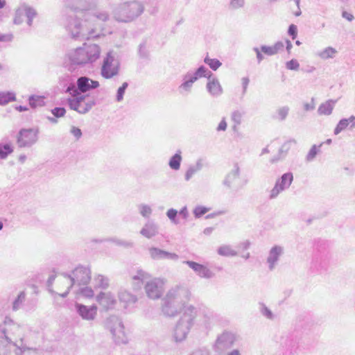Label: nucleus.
<instances>
[{
	"mask_svg": "<svg viewBox=\"0 0 355 355\" xmlns=\"http://www.w3.org/2000/svg\"><path fill=\"white\" fill-rule=\"evenodd\" d=\"M260 311L268 319L272 320L274 318L272 311L263 304H260Z\"/></svg>",
	"mask_w": 355,
	"mask_h": 355,
	"instance_id": "50",
	"label": "nucleus"
},
{
	"mask_svg": "<svg viewBox=\"0 0 355 355\" xmlns=\"http://www.w3.org/2000/svg\"><path fill=\"white\" fill-rule=\"evenodd\" d=\"M286 67L289 70L297 71L300 68V64L297 60L292 59L286 63Z\"/></svg>",
	"mask_w": 355,
	"mask_h": 355,
	"instance_id": "53",
	"label": "nucleus"
},
{
	"mask_svg": "<svg viewBox=\"0 0 355 355\" xmlns=\"http://www.w3.org/2000/svg\"><path fill=\"white\" fill-rule=\"evenodd\" d=\"M95 300L101 309L106 311L113 309L117 303L114 294L110 291L100 292L96 295Z\"/></svg>",
	"mask_w": 355,
	"mask_h": 355,
	"instance_id": "18",
	"label": "nucleus"
},
{
	"mask_svg": "<svg viewBox=\"0 0 355 355\" xmlns=\"http://www.w3.org/2000/svg\"><path fill=\"white\" fill-rule=\"evenodd\" d=\"M109 241H112V243H115L117 245L124 246L126 248L132 246V243L120 240L118 239H110Z\"/></svg>",
	"mask_w": 355,
	"mask_h": 355,
	"instance_id": "55",
	"label": "nucleus"
},
{
	"mask_svg": "<svg viewBox=\"0 0 355 355\" xmlns=\"http://www.w3.org/2000/svg\"><path fill=\"white\" fill-rule=\"evenodd\" d=\"M293 180V175L288 172L283 174L280 178L276 180L275 186L270 191L269 198L274 199L282 191L290 187Z\"/></svg>",
	"mask_w": 355,
	"mask_h": 355,
	"instance_id": "16",
	"label": "nucleus"
},
{
	"mask_svg": "<svg viewBox=\"0 0 355 355\" xmlns=\"http://www.w3.org/2000/svg\"><path fill=\"white\" fill-rule=\"evenodd\" d=\"M202 323L204 325L209 324L214 319L213 313L208 310H203L202 312Z\"/></svg>",
	"mask_w": 355,
	"mask_h": 355,
	"instance_id": "47",
	"label": "nucleus"
},
{
	"mask_svg": "<svg viewBox=\"0 0 355 355\" xmlns=\"http://www.w3.org/2000/svg\"><path fill=\"white\" fill-rule=\"evenodd\" d=\"M27 328L15 322L10 318H6L3 323L0 325V353L1 355H27L32 351L26 348L23 345V340Z\"/></svg>",
	"mask_w": 355,
	"mask_h": 355,
	"instance_id": "2",
	"label": "nucleus"
},
{
	"mask_svg": "<svg viewBox=\"0 0 355 355\" xmlns=\"http://www.w3.org/2000/svg\"><path fill=\"white\" fill-rule=\"evenodd\" d=\"M197 315L198 310L193 305L184 307L173 331V338L175 342L180 343L187 338Z\"/></svg>",
	"mask_w": 355,
	"mask_h": 355,
	"instance_id": "6",
	"label": "nucleus"
},
{
	"mask_svg": "<svg viewBox=\"0 0 355 355\" xmlns=\"http://www.w3.org/2000/svg\"><path fill=\"white\" fill-rule=\"evenodd\" d=\"M254 51L256 53L258 62L259 63L261 62L262 61V60L263 59V56L261 54V48L259 49L257 47H255V48H254Z\"/></svg>",
	"mask_w": 355,
	"mask_h": 355,
	"instance_id": "62",
	"label": "nucleus"
},
{
	"mask_svg": "<svg viewBox=\"0 0 355 355\" xmlns=\"http://www.w3.org/2000/svg\"><path fill=\"white\" fill-rule=\"evenodd\" d=\"M243 116V112L241 111L235 110L232 112L231 118H232V120L235 123L234 127L236 125H239L241 124Z\"/></svg>",
	"mask_w": 355,
	"mask_h": 355,
	"instance_id": "48",
	"label": "nucleus"
},
{
	"mask_svg": "<svg viewBox=\"0 0 355 355\" xmlns=\"http://www.w3.org/2000/svg\"><path fill=\"white\" fill-rule=\"evenodd\" d=\"M284 44L282 42H277L272 46L263 45L261 46V51L267 55H273L283 50Z\"/></svg>",
	"mask_w": 355,
	"mask_h": 355,
	"instance_id": "28",
	"label": "nucleus"
},
{
	"mask_svg": "<svg viewBox=\"0 0 355 355\" xmlns=\"http://www.w3.org/2000/svg\"><path fill=\"white\" fill-rule=\"evenodd\" d=\"M25 297V293L24 291L20 292V293L17 295V297L15 300V301L12 303L13 310H17L18 309H19L22 303L24 302Z\"/></svg>",
	"mask_w": 355,
	"mask_h": 355,
	"instance_id": "46",
	"label": "nucleus"
},
{
	"mask_svg": "<svg viewBox=\"0 0 355 355\" xmlns=\"http://www.w3.org/2000/svg\"><path fill=\"white\" fill-rule=\"evenodd\" d=\"M131 279L135 289H139L141 284H145L144 290L148 297L157 300L162 295L165 286V281L163 279L152 277L148 272L143 270H137L131 275Z\"/></svg>",
	"mask_w": 355,
	"mask_h": 355,
	"instance_id": "5",
	"label": "nucleus"
},
{
	"mask_svg": "<svg viewBox=\"0 0 355 355\" xmlns=\"http://www.w3.org/2000/svg\"><path fill=\"white\" fill-rule=\"evenodd\" d=\"M192 77H196V81L202 77L213 76V74L205 67L200 66L195 71H188Z\"/></svg>",
	"mask_w": 355,
	"mask_h": 355,
	"instance_id": "33",
	"label": "nucleus"
},
{
	"mask_svg": "<svg viewBox=\"0 0 355 355\" xmlns=\"http://www.w3.org/2000/svg\"><path fill=\"white\" fill-rule=\"evenodd\" d=\"M245 0H230V8L232 10H238L244 7Z\"/></svg>",
	"mask_w": 355,
	"mask_h": 355,
	"instance_id": "49",
	"label": "nucleus"
},
{
	"mask_svg": "<svg viewBox=\"0 0 355 355\" xmlns=\"http://www.w3.org/2000/svg\"><path fill=\"white\" fill-rule=\"evenodd\" d=\"M105 327L110 332L116 343H126L128 342L125 327L119 317L115 315L108 316L105 321Z\"/></svg>",
	"mask_w": 355,
	"mask_h": 355,
	"instance_id": "9",
	"label": "nucleus"
},
{
	"mask_svg": "<svg viewBox=\"0 0 355 355\" xmlns=\"http://www.w3.org/2000/svg\"><path fill=\"white\" fill-rule=\"evenodd\" d=\"M204 165V161L202 159H199L197 160V162L190 166L185 173V180L187 181L189 180L192 176L197 173L198 171H200Z\"/></svg>",
	"mask_w": 355,
	"mask_h": 355,
	"instance_id": "31",
	"label": "nucleus"
},
{
	"mask_svg": "<svg viewBox=\"0 0 355 355\" xmlns=\"http://www.w3.org/2000/svg\"><path fill=\"white\" fill-rule=\"evenodd\" d=\"M204 62L209 66V67L216 71L221 66V62L217 59H212L208 56L205 57Z\"/></svg>",
	"mask_w": 355,
	"mask_h": 355,
	"instance_id": "42",
	"label": "nucleus"
},
{
	"mask_svg": "<svg viewBox=\"0 0 355 355\" xmlns=\"http://www.w3.org/2000/svg\"><path fill=\"white\" fill-rule=\"evenodd\" d=\"M196 82V77H192L189 72L182 76V83L178 86V92L182 95L189 94Z\"/></svg>",
	"mask_w": 355,
	"mask_h": 355,
	"instance_id": "25",
	"label": "nucleus"
},
{
	"mask_svg": "<svg viewBox=\"0 0 355 355\" xmlns=\"http://www.w3.org/2000/svg\"><path fill=\"white\" fill-rule=\"evenodd\" d=\"M303 106H304V110H306V111H311V110H314V108H315L314 99L312 98L311 101L310 103H304Z\"/></svg>",
	"mask_w": 355,
	"mask_h": 355,
	"instance_id": "60",
	"label": "nucleus"
},
{
	"mask_svg": "<svg viewBox=\"0 0 355 355\" xmlns=\"http://www.w3.org/2000/svg\"><path fill=\"white\" fill-rule=\"evenodd\" d=\"M289 112V107L288 106H283L278 108L276 111V119L283 121L284 120Z\"/></svg>",
	"mask_w": 355,
	"mask_h": 355,
	"instance_id": "40",
	"label": "nucleus"
},
{
	"mask_svg": "<svg viewBox=\"0 0 355 355\" xmlns=\"http://www.w3.org/2000/svg\"><path fill=\"white\" fill-rule=\"evenodd\" d=\"M15 101V94L13 92H0V105H6L9 102Z\"/></svg>",
	"mask_w": 355,
	"mask_h": 355,
	"instance_id": "39",
	"label": "nucleus"
},
{
	"mask_svg": "<svg viewBox=\"0 0 355 355\" xmlns=\"http://www.w3.org/2000/svg\"><path fill=\"white\" fill-rule=\"evenodd\" d=\"M217 253L221 257H235L238 254L232 245L223 244L217 248Z\"/></svg>",
	"mask_w": 355,
	"mask_h": 355,
	"instance_id": "32",
	"label": "nucleus"
},
{
	"mask_svg": "<svg viewBox=\"0 0 355 355\" xmlns=\"http://www.w3.org/2000/svg\"><path fill=\"white\" fill-rule=\"evenodd\" d=\"M227 128V122L225 119H222L219 123L217 130L218 131H225Z\"/></svg>",
	"mask_w": 355,
	"mask_h": 355,
	"instance_id": "61",
	"label": "nucleus"
},
{
	"mask_svg": "<svg viewBox=\"0 0 355 355\" xmlns=\"http://www.w3.org/2000/svg\"><path fill=\"white\" fill-rule=\"evenodd\" d=\"M118 297L119 301L124 303L125 306L133 304L137 301V297L125 289H121Z\"/></svg>",
	"mask_w": 355,
	"mask_h": 355,
	"instance_id": "29",
	"label": "nucleus"
},
{
	"mask_svg": "<svg viewBox=\"0 0 355 355\" xmlns=\"http://www.w3.org/2000/svg\"><path fill=\"white\" fill-rule=\"evenodd\" d=\"M148 254L150 258L154 260L169 259L175 261L179 258L175 253L169 252L155 247L149 248Z\"/></svg>",
	"mask_w": 355,
	"mask_h": 355,
	"instance_id": "23",
	"label": "nucleus"
},
{
	"mask_svg": "<svg viewBox=\"0 0 355 355\" xmlns=\"http://www.w3.org/2000/svg\"><path fill=\"white\" fill-rule=\"evenodd\" d=\"M97 4L98 0H65L66 7L76 12L67 17L65 25L71 38L89 40L103 35L104 24L110 16L105 10H94Z\"/></svg>",
	"mask_w": 355,
	"mask_h": 355,
	"instance_id": "1",
	"label": "nucleus"
},
{
	"mask_svg": "<svg viewBox=\"0 0 355 355\" xmlns=\"http://www.w3.org/2000/svg\"><path fill=\"white\" fill-rule=\"evenodd\" d=\"M181 162V151L178 150L176 153L170 159L168 165L171 169L177 171L180 169Z\"/></svg>",
	"mask_w": 355,
	"mask_h": 355,
	"instance_id": "37",
	"label": "nucleus"
},
{
	"mask_svg": "<svg viewBox=\"0 0 355 355\" xmlns=\"http://www.w3.org/2000/svg\"><path fill=\"white\" fill-rule=\"evenodd\" d=\"M71 97L67 99L70 109L76 111L79 114L87 113L95 105L94 97L83 94H69Z\"/></svg>",
	"mask_w": 355,
	"mask_h": 355,
	"instance_id": "8",
	"label": "nucleus"
},
{
	"mask_svg": "<svg viewBox=\"0 0 355 355\" xmlns=\"http://www.w3.org/2000/svg\"><path fill=\"white\" fill-rule=\"evenodd\" d=\"M189 290L182 286H175L168 291L162 299V313L169 317H174L184 310L186 303L190 300Z\"/></svg>",
	"mask_w": 355,
	"mask_h": 355,
	"instance_id": "4",
	"label": "nucleus"
},
{
	"mask_svg": "<svg viewBox=\"0 0 355 355\" xmlns=\"http://www.w3.org/2000/svg\"><path fill=\"white\" fill-rule=\"evenodd\" d=\"M144 10L141 2L133 1L125 2L120 5L115 12V19L121 22H128L141 15Z\"/></svg>",
	"mask_w": 355,
	"mask_h": 355,
	"instance_id": "7",
	"label": "nucleus"
},
{
	"mask_svg": "<svg viewBox=\"0 0 355 355\" xmlns=\"http://www.w3.org/2000/svg\"><path fill=\"white\" fill-rule=\"evenodd\" d=\"M284 253V248L280 245H275L269 250L266 258V263L269 270H273L277 266L280 258Z\"/></svg>",
	"mask_w": 355,
	"mask_h": 355,
	"instance_id": "20",
	"label": "nucleus"
},
{
	"mask_svg": "<svg viewBox=\"0 0 355 355\" xmlns=\"http://www.w3.org/2000/svg\"><path fill=\"white\" fill-rule=\"evenodd\" d=\"M45 97L44 96L32 95L29 97V105L31 107H42L45 105Z\"/></svg>",
	"mask_w": 355,
	"mask_h": 355,
	"instance_id": "36",
	"label": "nucleus"
},
{
	"mask_svg": "<svg viewBox=\"0 0 355 355\" xmlns=\"http://www.w3.org/2000/svg\"><path fill=\"white\" fill-rule=\"evenodd\" d=\"M139 53L143 58H145V57H146L148 55V51L147 49V46L146 45V43L140 44V45L139 46Z\"/></svg>",
	"mask_w": 355,
	"mask_h": 355,
	"instance_id": "57",
	"label": "nucleus"
},
{
	"mask_svg": "<svg viewBox=\"0 0 355 355\" xmlns=\"http://www.w3.org/2000/svg\"><path fill=\"white\" fill-rule=\"evenodd\" d=\"M206 88L209 94L214 97L220 96L223 93V87L218 79L214 76H208Z\"/></svg>",
	"mask_w": 355,
	"mask_h": 355,
	"instance_id": "24",
	"label": "nucleus"
},
{
	"mask_svg": "<svg viewBox=\"0 0 355 355\" xmlns=\"http://www.w3.org/2000/svg\"><path fill=\"white\" fill-rule=\"evenodd\" d=\"M119 71V62L114 58L112 51H110L106 54L101 67V74L107 79L118 75Z\"/></svg>",
	"mask_w": 355,
	"mask_h": 355,
	"instance_id": "12",
	"label": "nucleus"
},
{
	"mask_svg": "<svg viewBox=\"0 0 355 355\" xmlns=\"http://www.w3.org/2000/svg\"><path fill=\"white\" fill-rule=\"evenodd\" d=\"M76 294L86 299H92L95 296L94 290L89 286L80 287L76 291Z\"/></svg>",
	"mask_w": 355,
	"mask_h": 355,
	"instance_id": "38",
	"label": "nucleus"
},
{
	"mask_svg": "<svg viewBox=\"0 0 355 355\" xmlns=\"http://www.w3.org/2000/svg\"><path fill=\"white\" fill-rule=\"evenodd\" d=\"M192 77H196V81L202 77L213 76V74L205 67L200 66L195 71H188Z\"/></svg>",
	"mask_w": 355,
	"mask_h": 355,
	"instance_id": "34",
	"label": "nucleus"
},
{
	"mask_svg": "<svg viewBox=\"0 0 355 355\" xmlns=\"http://www.w3.org/2000/svg\"><path fill=\"white\" fill-rule=\"evenodd\" d=\"M12 150V146L9 144L0 145V159L6 158Z\"/></svg>",
	"mask_w": 355,
	"mask_h": 355,
	"instance_id": "45",
	"label": "nucleus"
},
{
	"mask_svg": "<svg viewBox=\"0 0 355 355\" xmlns=\"http://www.w3.org/2000/svg\"><path fill=\"white\" fill-rule=\"evenodd\" d=\"M247 183V180L241 178L240 167L238 163L234 164L232 169L224 180V184L229 188L239 189Z\"/></svg>",
	"mask_w": 355,
	"mask_h": 355,
	"instance_id": "14",
	"label": "nucleus"
},
{
	"mask_svg": "<svg viewBox=\"0 0 355 355\" xmlns=\"http://www.w3.org/2000/svg\"><path fill=\"white\" fill-rule=\"evenodd\" d=\"M140 234L147 239H150L158 234V226L155 223L148 221L141 228Z\"/></svg>",
	"mask_w": 355,
	"mask_h": 355,
	"instance_id": "26",
	"label": "nucleus"
},
{
	"mask_svg": "<svg viewBox=\"0 0 355 355\" xmlns=\"http://www.w3.org/2000/svg\"><path fill=\"white\" fill-rule=\"evenodd\" d=\"M321 146L320 145L318 147H317L315 145L313 146L310 150L309 151L307 155H306V160L310 162L312 161L318 154V152L319 151V148Z\"/></svg>",
	"mask_w": 355,
	"mask_h": 355,
	"instance_id": "52",
	"label": "nucleus"
},
{
	"mask_svg": "<svg viewBox=\"0 0 355 355\" xmlns=\"http://www.w3.org/2000/svg\"><path fill=\"white\" fill-rule=\"evenodd\" d=\"M348 125L349 120H347V119H340L334 129V134L336 135H338L340 132L346 129Z\"/></svg>",
	"mask_w": 355,
	"mask_h": 355,
	"instance_id": "44",
	"label": "nucleus"
},
{
	"mask_svg": "<svg viewBox=\"0 0 355 355\" xmlns=\"http://www.w3.org/2000/svg\"><path fill=\"white\" fill-rule=\"evenodd\" d=\"M209 207H206L205 206L198 205L196 206L193 210V214L196 218H200L202 216L207 213L209 211H210Z\"/></svg>",
	"mask_w": 355,
	"mask_h": 355,
	"instance_id": "41",
	"label": "nucleus"
},
{
	"mask_svg": "<svg viewBox=\"0 0 355 355\" xmlns=\"http://www.w3.org/2000/svg\"><path fill=\"white\" fill-rule=\"evenodd\" d=\"M102 49L99 44L85 42L69 49L65 54L64 62L69 70L93 66L101 58Z\"/></svg>",
	"mask_w": 355,
	"mask_h": 355,
	"instance_id": "3",
	"label": "nucleus"
},
{
	"mask_svg": "<svg viewBox=\"0 0 355 355\" xmlns=\"http://www.w3.org/2000/svg\"><path fill=\"white\" fill-rule=\"evenodd\" d=\"M51 113L55 117H62L66 113V110L64 107H55L51 110Z\"/></svg>",
	"mask_w": 355,
	"mask_h": 355,
	"instance_id": "56",
	"label": "nucleus"
},
{
	"mask_svg": "<svg viewBox=\"0 0 355 355\" xmlns=\"http://www.w3.org/2000/svg\"><path fill=\"white\" fill-rule=\"evenodd\" d=\"M100 84L98 81L94 80L88 77L82 76L77 80V86L70 84L66 89L69 94H85L91 89L98 88Z\"/></svg>",
	"mask_w": 355,
	"mask_h": 355,
	"instance_id": "11",
	"label": "nucleus"
},
{
	"mask_svg": "<svg viewBox=\"0 0 355 355\" xmlns=\"http://www.w3.org/2000/svg\"><path fill=\"white\" fill-rule=\"evenodd\" d=\"M128 83H123L122 85L118 89L116 93V100L118 102H121L123 98V95L125 94V89L128 87Z\"/></svg>",
	"mask_w": 355,
	"mask_h": 355,
	"instance_id": "51",
	"label": "nucleus"
},
{
	"mask_svg": "<svg viewBox=\"0 0 355 355\" xmlns=\"http://www.w3.org/2000/svg\"><path fill=\"white\" fill-rule=\"evenodd\" d=\"M37 128L21 129L17 135V143L20 148L30 147L38 139Z\"/></svg>",
	"mask_w": 355,
	"mask_h": 355,
	"instance_id": "13",
	"label": "nucleus"
},
{
	"mask_svg": "<svg viewBox=\"0 0 355 355\" xmlns=\"http://www.w3.org/2000/svg\"><path fill=\"white\" fill-rule=\"evenodd\" d=\"M139 211L140 214L144 218H149L152 214L151 207L145 204H141L139 205Z\"/></svg>",
	"mask_w": 355,
	"mask_h": 355,
	"instance_id": "43",
	"label": "nucleus"
},
{
	"mask_svg": "<svg viewBox=\"0 0 355 355\" xmlns=\"http://www.w3.org/2000/svg\"><path fill=\"white\" fill-rule=\"evenodd\" d=\"M71 133L76 138L79 139L82 136L81 130L78 128L73 126L71 128Z\"/></svg>",
	"mask_w": 355,
	"mask_h": 355,
	"instance_id": "59",
	"label": "nucleus"
},
{
	"mask_svg": "<svg viewBox=\"0 0 355 355\" xmlns=\"http://www.w3.org/2000/svg\"><path fill=\"white\" fill-rule=\"evenodd\" d=\"M288 33L291 35L293 40L295 39L297 35V26L294 24L290 25Z\"/></svg>",
	"mask_w": 355,
	"mask_h": 355,
	"instance_id": "58",
	"label": "nucleus"
},
{
	"mask_svg": "<svg viewBox=\"0 0 355 355\" xmlns=\"http://www.w3.org/2000/svg\"><path fill=\"white\" fill-rule=\"evenodd\" d=\"M37 15L36 10L31 6L27 4H21L17 9L15 16L14 18V23L15 24H21L24 18L27 19V24L29 26L32 25L33 19Z\"/></svg>",
	"mask_w": 355,
	"mask_h": 355,
	"instance_id": "17",
	"label": "nucleus"
},
{
	"mask_svg": "<svg viewBox=\"0 0 355 355\" xmlns=\"http://www.w3.org/2000/svg\"><path fill=\"white\" fill-rule=\"evenodd\" d=\"M69 275L71 276L73 285H87L91 279V271L87 267L78 266Z\"/></svg>",
	"mask_w": 355,
	"mask_h": 355,
	"instance_id": "19",
	"label": "nucleus"
},
{
	"mask_svg": "<svg viewBox=\"0 0 355 355\" xmlns=\"http://www.w3.org/2000/svg\"><path fill=\"white\" fill-rule=\"evenodd\" d=\"M178 214L177 210L175 209H169L166 212V216L171 220V221L174 224H178V221L176 220V216Z\"/></svg>",
	"mask_w": 355,
	"mask_h": 355,
	"instance_id": "54",
	"label": "nucleus"
},
{
	"mask_svg": "<svg viewBox=\"0 0 355 355\" xmlns=\"http://www.w3.org/2000/svg\"><path fill=\"white\" fill-rule=\"evenodd\" d=\"M93 282L95 288L105 289L109 286L108 279L102 275H96L94 278Z\"/></svg>",
	"mask_w": 355,
	"mask_h": 355,
	"instance_id": "35",
	"label": "nucleus"
},
{
	"mask_svg": "<svg viewBox=\"0 0 355 355\" xmlns=\"http://www.w3.org/2000/svg\"><path fill=\"white\" fill-rule=\"evenodd\" d=\"M191 355H209V352L206 349H198L193 352Z\"/></svg>",
	"mask_w": 355,
	"mask_h": 355,
	"instance_id": "64",
	"label": "nucleus"
},
{
	"mask_svg": "<svg viewBox=\"0 0 355 355\" xmlns=\"http://www.w3.org/2000/svg\"><path fill=\"white\" fill-rule=\"evenodd\" d=\"M73 285V280L71 276L62 274L55 278L54 288H49V290L53 295L55 299L57 296L66 297Z\"/></svg>",
	"mask_w": 355,
	"mask_h": 355,
	"instance_id": "10",
	"label": "nucleus"
},
{
	"mask_svg": "<svg viewBox=\"0 0 355 355\" xmlns=\"http://www.w3.org/2000/svg\"><path fill=\"white\" fill-rule=\"evenodd\" d=\"M74 310L78 315L86 321H94L98 315V307L96 304L85 305L82 303L76 302Z\"/></svg>",
	"mask_w": 355,
	"mask_h": 355,
	"instance_id": "15",
	"label": "nucleus"
},
{
	"mask_svg": "<svg viewBox=\"0 0 355 355\" xmlns=\"http://www.w3.org/2000/svg\"><path fill=\"white\" fill-rule=\"evenodd\" d=\"M336 101L328 100L320 105L318 109V113L320 115L329 116L332 113L336 104Z\"/></svg>",
	"mask_w": 355,
	"mask_h": 355,
	"instance_id": "30",
	"label": "nucleus"
},
{
	"mask_svg": "<svg viewBox=\"0 0 355 355\" xmlns=\"http://www.w3.org/2000/svg\"><path fill=\"white\" fill-rule=\"evenodd\" d=\"M12 35L11 34L1 35L0 42H10L12 40Z\"/></svg>",
	"mask_w": 355,
	"mask_h": 355,
	"instance_id": "63",
	"label": "nucleus"
},
{
	"mask_svg": "<svg viewBox=\"0 0 355 355\" xmlns=\"http://www.w3.org/2000/svg\"><path fill=\"white\" fill-rule=\"evenodd\" d=\"M234 336L228 332L220 335L216 340L214 349L217 352H221L230 347L234 343Z\"/></svg>",
	"mask_w": 355,
	"mask_h": 355,
	"instance_id": "21",
	"label": "nucleus"
},
{
	"mask_svg": "<svg viewBox=\"0 0 355 355\" xmlns=\"http://www.w3.org/2000/svg\"><path fill=\"white\" fill-rule=\"evenodd\" d=\"M184 263L191 268L195 273L201 278L210 279L214 275V272L207 266L193 261H186Z\"/></svg>",
	"mask_w": 355,
	"mask_h": 355,
	"instance_id": "22",
	"label": "nucleus"
},
{
	"mask_svg": "<svg viewBox=\"0 0 355 355\" xmlns=\"http://www.w3.org/2000/svg\"><path fill=\"white\" fill-rule=\"evenodd\" d=\"M337 54V49L332 46H327L315 53L316 57L323 60L334 59Z\"/></svg>",
	"mask_w": 355,
	"mask_h": 355,
	"instance_id": "27",
	"label": "nucleus"
}]
</instances>
